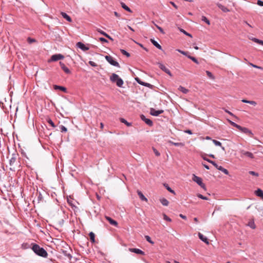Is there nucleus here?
Instances as JSON below:
<instances>
[{"instance_id":"f257e3e1","label":"nucleus","mask_w":263,"mask_h":263,"mask_svg":"<svg viewBox=\"0 0 263 263\" xmlns=\"http://www.w3.org/2000/svg\"><path fill=\"white\" fill-rule=\"evenodd\" d=\"M32 249L34 252L39 256L43 257H47L48 256V253L45 250L44 248L40 247L38 245H33Z\"/></svg>"},{"instance_id":"f03ea898","label":"nucleus","mask_w":263,"mask_h":263,"mask_svg":"<svg viewBox=\"0 0 263 263\" xmlns=\"http://www.w3.org/2000/svg\"><path fill=\"white\" fill-rule=\"evenodd\" d=\"M110 80L112 82L116 83L117 86L119 87H122L123 81L118 74L112 73L110 77Z\"/></svg>"},{"instance_id":"7ed1b4c3","label":"nucleus","mask_w":263,"mask_h":263,"mask_svg":"<svg viewBox=\"0 0 263 263\" xmlns=\"http://www.w3.org/2000/svg\"><path fill=\"white\" fill-rule=\"evenodd\" d=\"M17 155L13 154L12 155V157L9 160V165H10L11 167L10 168V170L11 171H15V166L16 165L17 162Z\"/></svg>"},{"instance_id":"20e7f679","label":"nucleus","mask_w":263,"mask_h":263,"mask_svg":"<svg viewBox=\"0 0 263 263\" xmlns=\"http://www.w3.org/2000/svg\"><path fill=\"white\" fill-rule=\"evenodd\" d=\"M106 60L111 65L114 66L120 67L119 63L116 61L114 58L110 55H106L105 57Z\"/></svg>"},{"instance_id":"39448f33","label":"nucleus","mask_w":263,"mask_h":263,"mask_svg":"<svg viewBox=\"0 0 263 263\" xmlns=\"http://www.w3.org/2000/svg\"><path fill=\"white\" fill-rule=\"evenodd\" d=\"M193 180L196 182L199 185H200L202 188L204 189L205 186L204 183H202V179L196 176L195 175H193V177L192 178Z\"/></svg>"},{"instance_id":"423d86ee","label":"nucleus","mask_w":263,"mask_h":263,"mask_svg":"<svg viewBox=\"0 0 263 263\" xmlns=\"http://www.w3.org/2000/svg\"><path fill=\"white\" fill-rule=\"evenodd\" d=\"M239 130L240 131H241V132H242V133L248 135L250 137H253V134L252 133L251 130H250L248 128L243 127H242V126H240Z\"/></svg>"},{"instance_id":"0eeeda50","label":"nucleus","mask_w":263,"mask_h":263,"mask_svg":"<svg viewBox=\"0 0 263 263\" xmlns=\"http://www.w3.org/2000/svg\"><path fill=\"white\" fill-rule=\"evenodd\" d=\"M157 65L162 70L168 74L170 76L172 77V74L170 70L167 68L163 64L161 63H158Z\"/></svg>"},{"instance_id":"6e6552de","label":"nucleus","mask_w":263,"mask_h":263,"mask_svg":"<svg viewBox=\"0 0 263 263\" xmlns=\"http://www.w3.org/2000/svg\"><path fill=\"white\" fill-rule=\"evenodd\" d=\"M240 153L241 154V157H243V156H245L248 157L251 159L254 158V155L251 152L245 151L243 149H241L240 151Z\"/></svg>"},{"instance_id":"1a4fd4ad","label":"nucleus","mask_w":263,"mask_h":263,"mask_svg":"<svg viewBox=\"0 0 263 263\" xmlns=\"http://www.w3.org/2000/svg\"><path fill=\"white\" fill-rule=\"evenodd\" d=\"M64 58V57L61 54H55L54 55H52L51 57L50 60H49V62L51 61H57L58 60L63 59Z\"/></svg>"},{"instance_id":"9d476101","label":"nucleus","mask_w":263,"mask_h":263,"mask_svg":"<svg viewBox=\"0 0 263 263\" xmlns=\"http://www.w3.org/2000/svg\"><path fill=\"white\" fill-rule=\"evenodd\" d=\"M163 112H164L163 110H156V109H155L153 108H151L150 109V114L151 115L154 116H158L160 114H162Z\"/></svg>"},{"instance_id":"9b49d317","label":"nucleus","mask_w":263,"mask_h":263,"mask_svg":"<svg viewBox=\"0 0 263 263\" xmlns=\"http://www.w3.org/2000/svg\"><path fill=\"white\" fill-rule=\"evenodd\" d=\"M140 117L141 120L144 121L146 124L150 126L153 125V123L152 121L149 119H147L143 115H141Z\"/></svg>"},{"instance_id":"f8f14e48","label":"nucleus","mask_w":263,"mask_h":263,"mask_svg":"<svg viewBox=\"0 0 263 263\" xmlns=\"http://www.w3.org/2000/svg\"><path fill=\"white\" fill-rule=\"evenodd\" d=\"M129 251L131 252H133L138 254H141L144 255L145 254L144 252L141 250L137 248H129Z\"/></svg>"},{"instance_id":"ddd939ff","label":"nucleus","mask_w":263,"mask_h":263,"mask_svg":"<svg viewBox=\"0 0 263 263\" xmlns=\"http://www.w3.org/2000/svg\"><path fill=\"white\" fill-rule=\"evenodd\" d=\"M77 46L83 51H87L89 50V48L86 47L84 44L79 42L77 43Z\"/></svg>"},{"instance_id":"4468645a","label":"nucleus","mask_w":263,"mask_h":263,"mask_svg":"<svg viewBox=\"0 0 263 263\" xmlns=\"http://www.w3.org/2000/svg\"><path fill=\"white\" fill-rule=\"evenodd\" d=\"M60 65L61 66V68L63 69V70L67 74L70 73V71L68 67H67L65 64L62 63V62H60Z\"/></svg>"},{"instance_id":"2eb2a0df","label":"nucleus","mask_w":263,"mask_h":263,"mask_svg":"<svg viewBox=\"0 0 263 263\" xmlns=\"http://www.w3.org/2000/svg\"><path fill=\"white\" fill-rule=\"evenodd\" d=\"M135 80H136V81L140 84L143 85V86H146V87H152V85L151 84H149V83H145V82H143L142 81H141L140 80V79L138 78H135Z\"/></svg>"},{"instance_id":"dca6fc26","label":"nucleus","mask_w":263,"mask_h":263,"mask_svg":"<svg viewBox=\"0 0 263 263\" xmlns=\"http://www.w3.org/2000/svg\"><path fill=\"white\" fill-rule=\"evenodd\" d=\"M105 218L109 222L110 224L114 226H117L118 222L116 220L112 219V218L108 216H106Z\"/></svg>"},{"instance_id":"f3484780","label":"nucleus","mask_w":263,"mask_h":263,"mask_svg":"<svg viewBox=\"0 0 263 263\" xmlns=\"http://www.w3.org/2000/svg\"><path fill=\"white\" fill-rule=\"evenodd\" d=\"M217 6L224 12H228L230 11V10L229 9H228L226 7H225L224 6L222 5L220 3H217Z\"/></svg>"},{"instance_id":"a211bd4d","label":"nucleus","mask_w":263,"mask_h":263,"mask_svg":"<svg viewBox=\"0 0 263 263\" xmlns=\"http://www.w3.org/2000/svg\"><path fill=\"white\" fill-rule=\"evenodd\" d=\"M198 236H199V238L202 241L204 242L206 244H209V241L208 240V238L205 236H204L203 234H202L200 233H198Z\"/></svg>"},{"instance_id":"6ab92c4d","label":"nucleus","mask_w":263,"mask_h":263,"mask_svg":"<svg viewBox=\"0 0 263 263\" xmlns=\"http://www.w3.org/2000/svg\"><path fill=\"white\" fill-rule=\"evenodd\" d=\"M137 194L141 200L147 201V199L144 196L141 191L138 190Z\"/></svg>"},{"instance_id":"aec40b11","label":"nucleus","mask_w":263,"mask_h":263,"mask_svg":"<svg viewBox=\"0 0 263 263\" xmlns=\"http://www.w3.org/2000/svg\"><path fill=\"white\" fill-rule=\"evenodd\" d=\"M61 14L62 16L65 19H66L68 22H72V19L71 18V17L68 15H67L66 13L62 12L61 13Z\"/></svg>"},{"instance_id":"412c9836","label":"nucleus","mask_w":263,"mask_h":263,"mask_svg":"<svg viewBox=\"0 0 263 263\" xmlns=\"http://www.w3.org/2000/svg\"><path fill=\"white\" fill-rule=\"evenodd\" d=\"M151 42L152 43V44L157 48L159 49H162V47L161 45L154 39H151Z\"/></svg>"},{"instance_id":"4be33fe9","label":"nucleus","mask_w":263,"mask_h":263,"mask_svg":"<svg viewBox=\"0 0 263 263\" xmlns=\"http://www.w3.org/2000/svg\"><path fill=\"white\" fill-rule=\"evenodd\" d=\"M216 168L217 170L222 172L226 175H228L229 174L228 171L227 169H226V168H223V167H222L221 166H218L217 165V167H216Z\"/></svg>"},{"instance_id":"5701e85b","label":"nucleus","mask_w":263,"mask_h":263,"mask_svg":"<svg viewBox=\"0 0 263 263\" xmlns=\"http://www.w3.org/2000/svg\"><path fill=\"white\" fill-rule=\"evenodd\" d=\"M241 101L245 103H248L250 104H251L252 105L255 106L257 104V103L255 101H249L246 99H242Z\"/></svg>"},{"instance_id":"b1692460","label":"nucleus","mask_w":263,"mask_h":263,"mask_svg":"<svg viewBox=\"0 0 263 263\" xmlns=\"http://www.w3.org/2000/svg\"><path fill=\"white\" fill-rule=\"evenodd\" d=\"M212 141L216 146H220L223 151H225L224 147L222 146L221 143L220 142L216 140H212Z\"/></svg>"},{"instance_id":"393cba45","label":"nucleus","mask_w":263,"mask_h":263,"mask_svg":"<svg viewBox=\"0 0 263 263\" xmlns=\"http://www.w3.org/2000/svg\"><path fill=\"white\" fill-rule=\"evenodd\" d=\"M256 195L263 199V191L261 189H257L255 192Z\"/></svg>"},{"instance_id":"a878e982","label":"nucleus","mask_w":263,"mask_h":263,"mask_svg":"<svg viewBox=\"0 0 263 263\" xmlns=\"http://www.w3.org/2000/svg\"><path fill=\"white\" fill-rule=\"evenodd\" d=\"M160 201L162 204L164 206H167L168 205L169 202L166 199L164 198L160 199Z\"/></svg>"},{"instance_id":"bb28decb","label":"nucleus","mask_w":263,"mask_h":263,"mask_svg":"<svg viewBox=\"0 0 263 263\" xmlns=\"http://www.w3.org/2000/svg\"><path fill=\"white\" fill-rule=\"evenodd\" d=\"M178 90H180V91H181L182 93H183L184 94L187 93L189 91V90L183 87L182 86H180L178 87Z\"/></svg>"},{"instance_id":"cd10ccee","label":"nucleus","mask_w":263,"mask_h":263,"mask_svg":"<svg viewBox=\"0 0 263 263\" xmlns=\"http://www.w3.org/2000/svg\"><path fill=\"white\" fill-rule=\"evenodd\" d=\"M168 142L172 144V145H174L175 146H184V144L182 143H181V142H174L173 141H169Z\"/></svg>"},{"instance_id":"c85d7f7f","label":"nucleus","mask_w":263,"mask_h":263,"mask_svg":"<svg viewBox=\"0 0 263 263\" xmlns=\"http://www.w3.org/2000/svg\"><path fill=\"white\" fill-rule=\"evenodd\" d=\"M250 39H251L252 41H254L255 43H257L259 44L263 45V41H262V40H260L259 39H257L254 38V37L250 38Z\"/></svg>"},{"instance_id":"c756f323","label":"nucleus","mask_w":263,"mask_h":263,"mask_svg":"<svg viewBox=\"0 0 263 263\" xmlns=\"http://www.w3.org/2000/svg\"><path fill=\"white\" fill-rule=\"evenodd\" d=\"M121 5L122 7L124 10H125L129 12H132V10H130V9L128 6H127L124 3L121 2Z\"/></svg>"},{"instance_id":"7c9ffc66","label":"nucleus","mask_w":263,"mask_h":263,"mask_svg":"<svg viewBox=\"0 0 263 263\" xmlns=\"http://www.w3.org/2000/svg\"><path fill=\"white\" fill-rule=\"evenodd\" d=\"M89 236L90 237V241L92 242H95V234L91 232L89 233Z\"/></svg>"},{"instance_id":"2f4dec72","label":"nucleus","mask_w":263,"mask_h":263,"mask_svg":"<svg viewBox=\"0 0 263 263\" xmlns=\"http://www.w3.org/2000/svg\"><path fill=\"white\" fill-rule=\"evenodd\" d=\"M203 159L204 160H205V161H208V162H209V163H210L212 164H213V165L215 167H217V164L216 163V162H215V161H212V160H210V159H209L208 158H205V157H203Z\"/></svg>"},{"instance_id":"473e14b6","label":"nucleus","mask_w":263,"mask_h":263,"mask_svg":"<svg viewBox=\"0 0 263 263\" xmlns=\"http://www.w3.org/2000/svg\"><path fill=\"white\" fill-rule=\"evenodd\" d=\"M54 89H60L64 92L66 91V88L63 86H58V85H55L54 86Z\"/></svg>"},{"instance_id":"72a5a7b5","label":"nucleus","mask_w":263,"mask_h":263,"mask_svg":"<svg viewBox=\"0 0 263 263\" xmlns=\"http://www.w3.org/2000/svg\"><path fill=\"white\" fill-rule=\"evenodd\" d=\"M248 226L253 229H254L256 228V226L254 223V221H253V220L250 221L248 222Z\"/></svg>"},{"instance_id":"f704fd0d","label":"nucleus","mask_w":263,"mask_h":263,"mask_svg":"<svg viewBox=\"0 0 263 263\" xmlns=\"http://www.w3.org/2000/svg\"><path fill=\"white\" fill-rule=\"evenodd\" d=\"M229 122L230 124L232 126H234V127H235L237 128L238 129H239V128H240V125H238L237 124L235 123V122H233V121H231V120H229Z\"/></svg>"},{"instance_id":"c9c22d12","label":"nucleus","mask_w":263,"mask_h":263,"mask_svg":"<svg viewBox=\"0 0 263 263\" xmlns=\"http://www.w3.org/2000/svg\"><path fill=\"white\" fill-rule=\"evenodd\" d=\"M120 121L122 122V123H124L125 124H126L127 126H130L132 125V123H129V122H128L125 119H124V118H121L120 119Z\"/></svg>"},{"instance_id":"e433bc0d","label":"nucleus","mask_w":263,"mask_h":263,"mask_svg":"<svg viewBox=\"0 0 263 263\" xmlns=\"http://www.w3.org/2000/svg\"><path fill=\"white\" fill-rule=\"evenodd\" d=\"M201 20L202 21L206 23L208 25H210V21L204 16H202Z\"/></svg>"},{"instance_id":"4c0bfd02","label":"nucleus","mask_w":263,"mask_h":263,"mask_svg":"<svg viewBox=\"0 0 263 263\" xmlns=\"http://www.w3.org/2000/svg\"><path fill=\"white\" fill-rule=\"evenodd\" d=\"M145 238L146 240L148 242H149L150 243H151L152 245H153L154 243V242L152 240L151 238L149 236L146 235V236H145Z\"/></svg>"},{"instance_id":"58836bf2","label":"nucleus","mask_w":263,"mask_h":263,"mask_svg":"<svg viewBox=\"0 0 263 263\" xmlns=\"http://www.w3.org/2000/svg\"><path fill=\"white\" fill-rule=\"evenodd\" d=\"M164 186H165L166 189L171 193L175 194V192L174 190H173L167 184L165 185L164 184Z\"/></svg>"},{"instance_id":"ea45409f","label":"nucleus","mask_w":263,"mask_h":263,"mask_svg":"<svg viewBox=\"0 0 263 263\" xmlns=\"http://www.w3.org/2000/svg\"><path fill=\"white\" fill-rule=\"evenodd\" d=\"M59 128L62 132H66L67 131V128L64 125H60Z\"/></svg>"},{"instance_id":"a19ab883","label":"nucleus","mask_w":263,"mask_h":263,"mask_svg":"<svg viewBox=\"0 0 263 263\" xmlns=\"http://www.w3.org/2000/svg\"><path fill=\"white\" fill-rule=\"evenodd\" d=\"M121 52L123 54L126 55L127 57H129L130 56V54L124 49H121Z\"/></svg>"},{"instance_id":"79ce46f5","label":"nucleus","mask_w":263,"mask_h":263,"mask_svg":"<svg viewBox=\"0 0 263 263\" xmlns=\"http://www.w3.org/2000/svg\"><path fill=\"white\" fill-rule=\"evenodd\" d=\"M206 73L208 75V76L211 79H214V77L213 76V75L212 74V73L209 71H206Z\"/></svg>"},{"instance_id":"37998d69","label":"nucleus","mask_w":263,"mask_h":263,"mask_svg":"<svg viewBox=\"0 0 263 263\" xmlns=\"http://www.w3.org/2000/svg\"><path fill=\"white\" fill-rule=\"evenodd\" d=\"M179 30L183 33L184 34H185L186 35H187V36H189L190 37H192V35L191 34L187 33V32H186L184 30H183V29H181V28H179Z\"/></svg>"},{"instance_id":"c03bdc74","label":"nucleus","mask_w":263,"mask_h":263,"mask_svg":"<svg viewBox=\"0 0 263 263\" xmlns=\"http://www.w3.org/2000/svg\"><path fill=\"white\" fill-rule=\"evenodd\" d=\"M197 197H199V198L203 199V200H207L209 199L208 197H206L205 196H204L200 194H198L197 195Z\"/></svg>"},{"instance_id":"a18cd8bd","label":"nucleus","mask_w":263,"mask_h":263,"mask_svg":"<svg viewBox=\"0 0 263 263\" xmlns=\"http://www.w3.org/2000/svg\"><path fill=\"white\" fill-rule=\"evenodd\" d=\"M27 41L29 44H32L36 42V40L34 39H32L31 37H28Z\"/></svg>"},{"instance_id":"49530a36","label":"nucleus","mask_w":263,"mask_h":263,"mask_svg":"<svg viewBox=\"0 0 263 263\" xmlns=\"http://www.w3.org/2000/svg\"><path fill=\"white\" fill-rule=\"evenodd\" d=\"M47 122L50 124L51 125V126L53 127H55V125L53 123V122L50 119H47Z\"/></svg>"},{"instance_id":"de8ad7c7","label":"nucleus","mask_w":263,"mask_h":263,"mask_svg":"<svg viewBox=\"0 0 263 263\" xmlns=\"http://www.w3.org/2000/svg\"><path fill=\"white\" fill-rule=\"evenodd\" d=\"M177 51H178L179 52L181 53V54L185 55V56H187V52H185V51L181 50L180 49H177Z\"/></svg>"},{"instance_id":"09e8293b","label":"nucleus","mask_w":263,"mask_h":263,"mask_svg":"<svg viewBox=\"0 0 263 263\" xmlns=\"http://www.w3.org/2000/svg\"><path fill=\"white\" fill-rule=\"evenodd\" d=\"M163 219L168 221H171V218L167 216L165 214H163Z\"/></svg>"},{"instance_id":"8fccbe9b","label":"nucleus","mask_w":263,"mask_h":263,"mask_svg":"<svg viewBox=\"0 0 263 263\" xmlns=\"http://www.w3.org/2000/svg\"><path fill=\"white\" fill-rule=\"evenodd\" d=\"M155 25L156 26V27L159 29V31H160L162 33H163V34H164V31H163V29H162L161 27H160V26H158V25H156V24H155Z\"/></svg>"},{"instance_id":"3c124183","label":"nucleus","mask_w":263,"mask_h":263,"mask_svg":"<svg viewBox=\"0 0 263 263\" xmlns=\"http://www.w3.org/2000/svg\"><path fill=\"white\" fill-rule=\"evenodd\" d=\"M153 151H154V153L155 154V155L157 156H159L160 154V153L155 148L153 147Z\"/></svg>"},{"instance_id":"603ef678","label":"nucleus","mask_w":263,"mask_h":263,"mask_svg":"<svg viewBox=\"0 0 263 263\" xmlns=\"http://www.w3.org/2000/svg\"><path fill=\"white\" fill-rule=\"evenodd\" d=\"M99 40L101 42H102V43H107L108 42L107 40L104 37H100Z\"/></svg>"},{"instance_id":"864d4df0","label":"nucleus","mask_w":263,"mask_h":263,"mask_svg":"<svg viewBox=\"0 0 263 263\" xmlns=\"http://www.w3.org/2000/svg\"><path fill=\"white\" fill-rule=\"evenodd\" d=\"M89 64L91 66H93V67H96L97 66V64L96 63H95L93 61H90L89 62Z\"/></svg>"},{"instance_id":"5fc2aeb1","label":"nucleus","mask_w":263,"mask_h":263,"mask_svg":"<svg viewBox=\"0 0 263 263\" xmlns=\"http://www.w3.org/2000/svg\"><path fill=\"white\" fill-rule=\"evenodd\" d=\"M249 174H251V175H252L253 176H258V173L254 172V171H250L249 172Z\"/></svg>"},{"instance_id":"6e6d98bb","label":"nucleus","mask_w":263,"mask_h":263,"mask_svg":"<svg viewBox=\"0 0 263 263\" xmlns=\"http://www.w3.org/2000/svg\"><path fill=\"white\" fill-rule=\"evenodd\" d=\"M250 65H251V66L254 67V68H258V69H261V67H259V66H258L257 65H255L252 63H249Z\"/></svg>"},{"instance_id":"4d7b16f0","label":"nucleus","mask_w":263,"mask_h":263,"mask_svg":"<svg viewBox=\"0 0 263 263\" xmlns=\"http://www.w3.org/2000/svg\"><path fill=\"white\" fill-rule=\"evenodd\" d=\"M97 31H98V32H100L101 34L103 35L104 36H105V34H106V33H105L103 31L101 30L100 29H98Z\"/></svg>"},{"instance_id":"13d9d810","label":"nucleus","mask_w":263,"mask_h":263,"mask_svg":"<svg viewBox=\"0 0 263 263\" xmlns=\"http://www.w3.org/2000/svg\"><path fill=\"white\" fill-rule=\"evenodd\" d=\"M257 4L260 6H263V2L260 0H258Z\"/></svg>"},{"instance_id":"bf43d9fd","label":"nucleus","mask_w":263,"mask_h":263,"mask_svg":"<svg viewBox=\"0 0 263 263\" xmlns=\"http://www.w3.org/2000/svg\"><path fill=\"white\" fill-rule=\"evenodd\" d=\"M191 60H192L195 63L198 64V62L197 60L195 58L193 57L192 58H191Z\"/></svg>"},{"instance_id":"052dcab7","label":"nucleus","mask_w":263,"mask_h":263,"mask_svg":"<svg viewBox=\"0 0 263 263\" xmlns=\"http://www.w3.org/2000/svg\"><path fill=\"white\" fill-rule=\"evenodd\" d=\"M105 36L107 37L109 40L113 41V39L110 36H109L108 34L106 33V34H105Z\"/></svg>"},{"instance_id":"680f3d73","label":"nucleus","mask_w":263,"mask_h":263,"mask_svg":"<svg viewBox=\"0 0 263 263\" xmlns=\"http://www.w3.org/2000/svg\"><path fill=\"white\" fill-rule=\"evenodd\" d=\"M170 3L172 5V6L176 9L178 8L177 6L173 2H171Z\"/></svg>"},{"instance_id":"e2e57ef3","label":"nucleus","mask_w":263,"mask_h":263,"mask_svg":"<svg viewBox=\"0 0 263 263\" xmlns=\"http://www.w3.org/2000/svg\"><path fill=\"white\" fill-rule=\"evenodd\" d=\"M179 216L182 218V219H186V217L183 215H182V214H180L179 215Z\"/></svg>"},{"instance_id":"0e129e2a","label":"nucleus","mask_w":263,"mask_h":263,"mask_svg":"<svg viewBox=\"0 0 263 263\" xmlns=\"http://www.w3.org/2000/svg\"><path fill=\"white\" fill-rule=\"evenodd\" d=\"M203 166H204L206 169H207V170H209V169H210V167H209V166L208 165L205 164H203Z\"/></svg>"},{"instance_id":"69168bd1","label":"nucleus","mask_w":263,"mask_h":263,"mask_svg":"<svg viewBox=\"0 0 263 263\" xmlns=\"http://www.w3.org/2000/svg\"><path fill=\"white\" fill-rule=\"evenodd\" d=\"M185 133L189 134H192V131L191 130H186L185 131Z\"/></svg>"},{"instance_id":"338daca9","label":"nucleus","mask_w":263,"mask_h":263,"mask_svg":"<svg viewBox=\"0 0 263 263\" xmlns=\"http://www.w3.org/2000/svg\"><path fill=\"white\" fill-rule=\"evenodd\" d=\"M225 111H226V112L228 113L229 114H230V115L234 116V115H233L231 112H230V111H228V110H226H226H225Z\"/></svg>"},{"instance_id":"774afa93","label":"nucleus","mask_w":263,"mask_h":263,"mask_svg":"<svg viewBox=\"0 0 263 263\" xmlns=\"http://www.w3.org/2000/svg\"><path fill=\"white\" fill-rule=\"evenodd\" d=\"M114 14L117 17H119L120 16V14L118 12H117L116 11L114 12Z\"/></svg>"}]
</instances>
